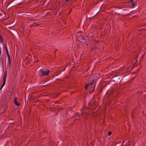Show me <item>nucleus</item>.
<instances>
[{"instance_id": "f257e3e1", "label": "nucleus", "mask_w": 146, "mask_h": 146, "mask_svg": "<svg viewBox=\"0 0 146 146\" xmlns=\"http://www.w3.org/2000/svg\"><path fill=\"white\" fill-rule=\"evenodd\" d=\"M93 76L92 75H91L90 76L88 80V83L87 84L86 87V89L87 90L88 88V87H89L90 91H91L92 92H94L95 89V85L94 86V87L90 86L94 83V80L93 78Z\"/></svg>"}, {"instance_id": "f03ea898", "label": "nucleus", "mask_w": 146, "mask_h": 146, "mask_svg": "<svg viewBox=\"0 0 146 146\" xmlns=\"http://www.w3.org/2000/svg\"><path fill=\"white\" fill-rule=\"evenodd\" d=\"M40 72L41 74L40 75V76H46L48 75L49 72L50 70H48L46 71H43V70H41L40 71Z\"/></svg>"}, {"instance_id": "7ed1b4c3", "label": "nucleus", "mask_w": 146, "mask_h": 146, "mask_svg": "<svg viewBox=\"0 0 146 146\" xmlns=\"http://www.w3.org/2000/svg\"><path fill=\"white\" fill-rule=\"evenodd\" d=\"M33 21H35V22L33 23V24H32L31 25L30 27H31V26L33 25L34 26H37L40 25V24L39 23H40L39 21L38 20H33Z\"/></svg>"}, {"instance_id": "20e7f679", "label": "nucleus", "mask_w": 146, "mask_h": 146, "mask_svg": "<svg viewBox=\"0 0 146 146\" xmlns=\"http://www.w3.org/2000/svg\"><path fill=\"white\" fill-rule=\"evenodd\" d=\"M6 53L7 55V56H8V59L9 61V64L10 65L11 64V60H10V56L9 55L8 50H7V51H6Z\"/></svg>"}, {"instance_id": "39448f33", "label": "nucleus", "mask_w": 146, "mask_h": 146, "mask_svg": "<svg viewBox=\"0 0 146 146\" xmlns=\"http://www.w3.org/2000/svg\"><path fill=\"white\" fill-rule=\"evenodd\" d=\"M14 102L15 104L17 106H18L20 105L19 104L17 101V98L15 97L14 100Z\"/></svg>"}, {"instance_id": "423d86ee", "label": "nucleus", "mask_w": 146, "mask_h": 146, "mask_svg": "<svg viewBox=\"0 0 146 146\" xmlns=\"http://www.w3.org/2000/svg\"><path fill=\"white\" fill-rule=\"evenodd\" d=\"M6 80L5 79H3V84H2V86H1V87L0 88V90H1L2 89V88L3 87V86L5 85V83Z\"/></svg>"}, {"instance_id": "0eeeda50", "label": "nucleus", "mask_w": 146, "mask_h": 146, "mask_svg": "<svg viewBox=\"0 0 146 146\" xmlns=\"http://www.w3.org/2000/svg\"><path fill=\"white\" fill-rule=\"evenodd\" d=\"M7 76V71H6V72H5V73H4V75L3 79H5L6 80Z\"/></svg>"}, {"instance_id": "6e6552de", "label": "nucleus", "mask_w": 146, "mask_h": 146, "mask_svg": "<svg viewBox=\"0 0 146 146\" xmlns=\"http://www.w3.org/2000/svg\"><path fill=\"white\" fill-rule=\"evenodd\" d=\"M131 4L134 7L135 5V3L133 0H131Z\"/></svg>"}, {"instance_id": "1a4fd4ad", "label": "nucleus", "mask_w": 146, "mask_h": 146, "mask_svg": "<svg viewBox=\"0 0 146 146\" xmlns=\"http://www.w3.org/2000/svg\"><path fill=\"white\" fill-rule=\"evenodd\" d=\"M0 42H1L3 43V41L2 38L1 36L0 35Z\"/></svg>"}, {"instance_id": "9d476101", "label": "nucleus", "mask_w": 146, "mask_h": 146, "mask_svg": "<svg viewBox=\"0 0 146 146\" xmlns=\"http://www.w3.org/2000/svg\"><path fill=\"white\" fill-rule=\"evenodd\" d=\"M111 134V131H110L108 133V135H110Z\"/></svg>"}, {"instance_id": "9b49d317", "label": "nucleus", "mask_w": 146, "mask_h": 146, "mask_svg": "<svg viewBox=\"0 0 146 146\" xmlns=\"http://www.w3.org/2000/svg\"><path fill=\"white\" fill-rule=\"evenodd\" d=\"M59 95V94H57L56 95V96H55L54 97H53V98H56V97H57Z\"/></svg>"}, {"instance_id": "f8f14e48", "label": "nucleus", "mask_w": 146, "mask_h": 146, "mask_svg": "<svg viewBox=\"0 0 146 146\" xmlns=\"http://www.w3.org/2000/svg\"><path fill=\"white\" fill-rule=\"evenodd\" d=\"M70 0H65V1H66V3H67V2H68L69 1H70Z\"/></svg>"}, {"instance_id": "ddd939ff", "label": "nucleus", "mask_w": 146, "mask_h": 146, "mask_svg": "<svg viewBox=\"0 0 146 146\" xmlns=\"http://www.w3.org/2000/svg\"><path fill=\"white\" fill-rule=\"evenodd\" d=\"M5 48H6V51H7V50H8L7 46H6Z\"/></svg>"}, {"instance_id": "4468645a", "label": "nucleus", "mask_w": 146, "mask_h": 146, "mask_svg": "<svg viewBox=\"0 0 146 146\" xmlns=\"http://www.w3.org/2000/svg\"><path fill=\"white\" fill-rule=\"evenodd\" d=\"M94 48H92V50H94Z\"/></svg>"}, {"instance_id": "2eb2a0df", "label": "nucleus", "mask_w": 146, "mask_h": 146, "mask_svg": "<svg viewBox=\"0 0 146 146\" xmlns=\"http://www.w3.org/2000/svg\"><path fill=\"white\" fill-rule=\"evenodd\" d=\"M124 142V141H123V144H122V145H123V143Z\"/></svg>"}, {"instance_id": "dca6fc26", "label": "nucleus", "mask_w": 146, "mask_h": 146, "mask_svg": "<svg viewBox=\"0 0 146 146\" xmlns=\"http://www.w3.org/2000/svg\"><path fill=\"white\" fill-rule=\"evenodd\" d=\"M133 12L132 11H131V12H130V13H131V12Z\"/></svg>"}]
</instances>
